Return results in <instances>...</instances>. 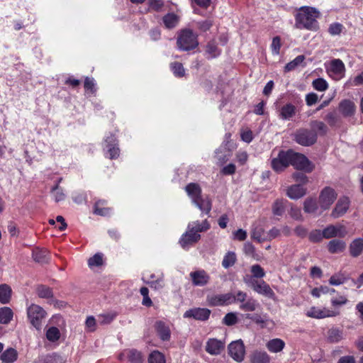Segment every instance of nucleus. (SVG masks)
I'll return each instance as SVG.
<instances>
[{"label":"nucleus","mask_w":363,"mask_h":363,"mask_svg":"<svg viewBox=\"0 0 363 363\" xmlns=\"http://www.w3.org/2000/svg\"><path fill=\"white\" fill-rule=\"evenodd\" d=\"M210 225L206 220L202 222L195 221L189 223L186 231L182 235L179 244L183 249L187 250L197 242L201 235L199 233L207 230Z\"/></svg>","instance_id":"nucleus-1"},{"label":"nucleus","mask_w":363,"mask_h":363,"mask_svg":"<svg viewBox=\"0 0 363 363\" xmlns=\"http://www.w3.org/2000/svg\"><path fill=\"white\" fill-rule=\"evenodd\" d=\"M320 12L313 7L303 6L295 16V27L298 29L313 30L316 28Z\"/></svg>","instance_id":"nucleus-2"},{"label":"nucleus","mask_w":363,"mask_h":363,"mask_svg":"<svg viewBox=\"0 0 363 363\" xmlns=\"http://www.w3.org/2000/svg\"><path fill=\"white\" fill-rule=\"evenodd\" d=\"M186 191L192 202L203 213L208 214L211 210V201L208 196H201V190L197 184L191 183L186 186Z\"/></svg>","instance_id":"nucleus-3"},{"label":"nucleus","mask_w":363,"mask_h":363,"mask_svg":"<svg viewBox=\"0 0 363 363\" xmlns=\"http://www.w3.org/2000/svg\"><path fill=\"white\" fill-rule=\"evenodd\" d=\"M177 44L180 50H193L199 45L197 35L190 29H183L178 34Z\"/></svg>","instance_id":"nucleus-4"},{"label":"nucleus","mask_w":363,"mask_h":363,"mask_svg":"<svg viewBox=\"0 0 363 363\" xmlns=\"http://www.w3.org/2000/svg\"><path fill=\"white\" fill-rule=\"evenodd\" d=\"M102 147L106 157L114 160L119 157L118 142L114 134L109 133L105 135Z\"/></svg>","instance_id":"nucleus-5"},{"label":"nucleus","mask_w":363,"mask_h":363,"mask_svg":"<svg viewBox=\"0 0 363 363\" xmlns=\"http://www.w3.org/2000/svg\"><path fill=\"white\" fill-rule=\"evenodd\" d=\"M51 324H56L57 326H50L45 328V336L48 341L55 342L60 337V330L65 327V321L61 315H53L50 320Z\"/></svg>","instance_id":"nucleus-6"},{"label":"nucleus","mask_w":363,"mask_h":363,"mask_svg":"<svg viewBox=\"0 0 363 363\" xmlns=\"http://www.w3.org/2000/svg\"><path fill=\"white\" fill-rule=\"evenodd\" d=\"M27 315L31 325L40 330L42 321L46 316L45 311L38 305L31 304L27 308Z\"/></svg>","instance_id":"nucleus-7"},{"label":"nucleus","mask_w":363,"mask_h":363,"mask_svg":"<svg viewBox=\"0 0 363 363\" xmlns=\"http://www.w3.org/2000/svg\"><path fill=\"white\" fill-rule=\"evenodd\" d=\"M336 191L331 187H325L320 193L318 205L322 211L328 209L337 199Z\"/></svg>","instance_id":"nucleus-8"},{"label":"nucleus","mask_w":363,"mask_h":363,"mask_svg":"<svg viewBox=\"0 0 363 363\" xmlns=\"http://www.w3.org/2000/svg\"><path fill=\"white\" fill-rule=\"evenodd\" d=\"M291 150L280 151L278 156L272 160V167L277 172H280L291 165Z\"/></svg>","instance_id":"nucleus-9"},{"label":"nucleus","mask_w":363,"mask_h":363,"mask_svg":"<svg viewBox=\"0 0 363 363\" xmlns=\"http://www.w3.org/2000/svg\"><path fill=\"white\" fill-rule=\"evenodd\" d=\"M291 165L297 169L310 172L313 169V165L302 154L296 153L291 150Z\"/></svg>","instance_id":"nucleus-10"},{"label":"nucleus","mask_w":363,"mask_h":363,"mask_svg":"<svg viewBox=\"0 0 363 363\" xmlns=\"http://www.w3.org/2000/svg\"><path fill=\"white\" fill-rule=\"evenodd\" d=\"M295 141L303 146H310L314 144L317 140L315 133L307 129L298 130L294 133Z\"/></svg>","instance_id":"nucleus-11"},{"label":"nucleus","mask_w":363,"mask_h":363,"mask_svg":"<svg viewBox=\"0 0 363 363\" xmlns=\"http://www.w3.org/2000/svg\"><path fill=\"white\" fill-rule=\"evenodd\" d=\"M228 354L237 362H242L245 354V348L242 340L233 341L228 346Z\"/></svg>","instance_id":"nucleus-12"},{"label":"nucleus","mask_w":363,"mask_h":363,"mask_svg":"<svg viewBox=\"0 0 363 363\" xmlns=\"http://www.w3.org/2000/svg\"><path fill=\"white\" fill-rule=\"evenodd\" d=\"M340 314L337 311H333L327 308L311 307L306 313L308 317L321 319L325 318L335 317Z\"/></svg>","instance_id":"nucleus-13"},{"label":"nucleus","mask_w":363,"mask_h":363,"mask_svg":"<svg viewBox=\"0 0 363 363\" xmlns=\"http://www.w3.org/2000/svg\"><path fill=\"white\" fill-rule=\"evenodd\" d=\"M207 300L211 306H226L235 302V297L233 294L227 293L208 296Z\"/></svg>","instance_id":"nucleus-14"},{"label":"nucleus","mask_w":363,"mask_h":363,"mask_svg":"<svg viewBox=\"0 0 363 363\" xmlns=\"http://www.w3.org/2000/svg\"><path fill=\"white\" fill-rule=\"evenodd\" d=\"M328 72L335 80L343 78L345 72V67L343 62L340 59L331 60L328 68Z\"/></svg>","instance_id":"nucleus-15"},{"label":"nucleus","mask_w":363,"mask_h":363,"mask_svg":"<svg viewBox=\"0 0 363 363\" xmlns=\"http://www.w3.org/2000/svg\"><path fill=\"white\" fill-rule=\"evenodd\" d=\"M211 311L206 308H193L184 313V318H193L196 320L205 321L208 319Z\"/></svg>","instance_id":"nucleus-16"},{"label":"nucleus","mask_w":363,"mask_h":363,"mask_svg":"<svg viewBox=\"0 0 363 363\" xmlns=\"http://www.w3.org/2000/svg\"><path fill=\"white\" fill-rule=\"evenodd\" d=\"M225 342L224 340L216 338H210L205 346L206 351L211 355H219L224 350Z\"/></svg>","instance_id":"nucleus-17"},{"label":"nucleus","mask_w":363,"mask_h":363,"mask_svg":"<svg viewBox=\"0 0 363 363\" xmlns=\"http://www.w3.org/2000/svg\"><path fill=\"white\" fill-rule=\"evenodd\" d=\"M189 276L193 285L196 286H203L206 285L210 279L209 275L203 269L191 272Z\"/></svg>","instance_id":"nucleus-18"},{"label":"nucleus","mask_w":363,"mask_h":363,"mask_svg":"<svg viewBox=\"0 0 363 363\" xmlns=\"http://www.w3.org/2000/svg\"><path fill=\"white\" fill-rule=\"evenodd\" d=\"M350 206V200L347 197L343 196L339 199L333 210L331 216L335 218L342 216L348 210Z\"/></svg>","instance_id":"nucleus-19"},{"label":"nucleus","mask_w":363,"mask_h":363,"mask_svg":"<svg viewBox=\"0 0 363 363\" xmlns=\"http://www.w3.org/2000/svg\"><path fill=\"white\" fill-rule=\"evenodd\" d=\"M253 289L258 294L264 295L269 298H274V293L270 286L264 281H255L252 284Z\"/></svg>","instance_id":"nucleus-20"},{"label":"nucleus","mask_w":363,"mask_h":363,"mask_svg":"<svg viewBox=\"0 0 363 363\" xmlns=\"http://www.w3.org/2000/svg\"><path fill=\"white\" fill-rule=\"evenodd\" d=\"M155 330L161 340L163 341L169 340L171 331L168 324L161 320L157 321L155 323Z\"/></svg>","instance_id":"nucleus-21"},{"label":"nucleus","mask_w":363,"mask_h":363,"mask_svg":"<svg viewBox=\"0 0 363 363\" xmlns=\"http://www.w3.org/2000/svg\"><path fill=\"white\" fill-rule=\"evenodd\" d=\"M349 250L352 257H359L363 252V238H358L353 240L350 244Z\"/></svg>","instance_id":"nucleus-22"},{"label":"nucleus","mask_w":363,"mask_h":363,"mask_svg":"<svg viewBox=\"0 0 363 363\" xmlns=\"http://www.w3.org/2000/svg\"><path fill=\"white\" fill-rule=\"evenodd\" d=\"M306 193V189L301 185L294 184L288 188L286 194L291 199H298Z\"/></svg>","instance_id":"nucleus-23"},{"label":"nucleus","mask_w":363,"mask_h":363,"mask_svg":"<svg viewBox=\"0 0 363 363\" xmlns=\"http://www.w3.org/2000/svg\"><path fill=\"white\" fill-rule=\"evenodd\" d=\"M180 17L174 13H168L162 18L164 26L167 29H172L178 26Z\"/></svg>","instance_id":"nucleus-24"},{"label":"nucleus","mask_w":363,"mask_h":363,"mask_svg":"<svg viewBox=\"0 0 363 363\" xmlns=\"http://www.w3.org/2000/svg\"><path fill=\"white\" fill-rule=\"evenodd\" d=\"M355 108L354 102L348 99L342 100L339 106L340 111L345 116H352L355 111Z\"/></svg>","instance_id":"nucleus-25"},{"label":"nucleus","mask_w":363,"mask_h":363,"mask_svg":"<svg viewBox=\"0 0 363 363\" xmlns=\"http://www.w3.org/2000/svg\"><path fill=\"white\" fill-rule=\"evenodd\" d=\"M284 346L285 342L279 338L270 340L266 345L267 350L272 353H277L282 351Z\"/></svg>","instance_id":"nucleus-26"},{"label":"nucleus","mask_w":363,"mask_h":363,"mask_svg":"<svg viewBox=\"0 0 363 363\" xmlns=\"http://www.w3.org/2000/svg\"><path fill=\"white\" fill-rule=\"evenodd\" d=\"M296 113V107L291 104H286L279 111V118L282 120H290Z\"/></svg>","instance_id":"nucleus-27"},{"label":"nucleus","mask_w":363,"mask_h":363,"mask_svg":"<svg viewBox=\"0 0 363 363\" xmlns=\"http://www.w3.org/2000/svg\"><path fill=\"white\" fill-rule=\"evenodd\" d=\"M18 358V352L13 348H8L4 351L0 357V359L4 363H13Z\"/></svg>","instance_id":"nucleus-28"},{"label":"nucleus","mask_w":363,"mask_h":363,"mask_svg":"<svg viewBox=\"0 0 363 363\" xmlns=\"http://www.w3.org/2000/svg\"><path fill=\"white\" fill-rule=\"evenodd\" d=\"M63 359L56 353L40 356L35 363H62Z\"/></svg>","instance_id":"nucleus-29"},{"label":"nucleus","mask_w":363,"mask_h":363,"mask_svg":"<svg viewBox=\"0 0 363 363\" xmlns=\"http://www.w3.org/2000/svg\"><path fill=\"white\" fill-rule=\"evenodd\" d=\"M345 247L346 243L340 240H333L328 245V251L333 254L342 252Z\"/></svg>","instance_id":"nucleus-30"},{"label":"nucleus","mask_w":363,"mask_h":363,"mask_svg":"<svg viewBox=\"0 0 363 363\" xmlns=\"http://www.w3.org/2000/svg\"><path fill=\"white\" fill-rule=\"evenodd\" d=\"M327 338L330 342H339L343 339V332L338 328H333L328 331Z\"/></svg>","instance_id":"nucleus-31"},{"label":"nucleus","mask_w":363,"mask_h":363,"mask_svg":"<svg viewBox=\"0 0 363 363\" xmlns=\"http://www.w3.org/2000/svg\"><path fill=\"white\" fill-rule=\"evenodd\" d=\"M269 356L266 352L255 351L252 354V363H269Z\"/></svg>","instance_id":"nucleus-32"},{"label":"nucleus","mask_w":363,"mask_h":363,"mask_svg":"<svg viewBox=\"0 0 363 363\" xmlns=\"http://www.w3.org/2000/svg\"><path fill=\"white\" fill-rule=\"evenodd\" d=\"M13 313L9 307H2L0 308V323L8 324L12 320Z\"/></svg>","instance_id":"nucleus-33"},{"label":"nucleus","mask_w":363,"mask_h":363,"mask_svg":"<svg viewBox=\"0 0 363 363\" xmlns=\"http://www.w3.org/2000/svg\"><path fill=\"white\" fill-rule=\"evenodd\" d=\"M11 289L6 284L0 285V302L2 304L8 303L11 299Z\"/></svg>","instance_id":"nucleus-34"},{"label":"nucleus","mask_w":363,"mask_h":363,"mask_svg":"<svg viewBox=\"0 0 363 363\" xmlns=\"http://www.w3.org/2000/svg\"><path fill=\"white\" fill-rule=\"evenodd\" d=\"M61 181L62 179L60 178L56 185H55L51 189L52 196L55 202L63 201L65 199V194L63 192V190L59 186V183Z\"/></svg>","instance_id":"nucleus-35"},{"label":"nucleus","mask_w":363,"mask_h":363,"mask_svg":"<svg viewBox=\"0 0 363 363\" xmlns=\"http://www.w3.org/2000/svg\"><path fill=\"white\" fill-rule=\"evenodd\" d=\"M318 209V205L317 204L316 200L313 199H308L304 201L303 210L308 213H317Z\"/></svg>","instance_id":"nucleus-36"},{"label":"nucleus","mask_w":363,"mask_h":363,"mask_svg":"<svg viewBox=\"0 0 363 363\" xmlns=\"http://www.w3.org/2000/svg\"><path fill=\"white\" fill-rule=\"evenodd\" d=\"M310 126L312 129L311 131L318 133L320 135H325L327 133L328 128L325 124L322 121H313L311 122Z\"/></svg>","instance_id":"nucleus-37"},{"label":"nucleus","mask_w":363,"mask_h":363,"mask_svg":"<svg viewBox=\"0 0 363 363\" xmlns=\"http://www.w3.org/2000/svg\"><path fill=\"white\" fill-rule=\"evenodd\" d=\"M105 203V201H96L94 204V213L96 215L103 216L109 215L111 213V210L108 208L104 207Z\"/></svg>","instance_id":"nucleus-38"},{"label":"nucleus","mask_w":363,"mask_h":363,"mask_svg":"<svg viewBox=\"0 0 363 363\" xmlns=\"http://www.w3.org/2000/svg\"><path fill=\"white\" fill-rule=\"evenodd\" d=\"M259 306V303L252 298H247L244 303L240 305V308L244 311H255Z\"/></svg>","instance_id":"nucleus-39"},{"label":"nucleus","mask_w":363,"mask_h":363,"mask_svg":"<svg viewBox=\"0 0 363 363\" xmlns=\"http://www.w3.org/2000/svg\"><path fill=\"white\" fill-rule=\"evenodd\" d=\"M237 260L236 255L234 252H228L222 261V266L225 269H228L229 267L234 265Z\"/></svg>","instance_id":"nucleus-40"},{"label":"nucleus","mask_w":363,"mask_h":363,"mask_svg":"<svg viewBox=\"0 0 363 363\" xmlns=\"http://www.w3.org/2000/svg\"><path fill=\"white\" fill-rule=\"evenodd\" d=\"M150 278L152 280L148 281V284L151 288H153L155 290H160L164 286V277L162 274L157 279H155L156 277L155 274H152Z\"/></svg>","instance_id":"nucleus-41"},{"label":"nucleus","mask_w":363,"mask_h":363,"mask_svg":"<svg viewBox=\"0 0 363 363\" xmlns=\"http://www.w3.org/2000/svg\"><path fill=\"white\" fill-rule=\"evenodd\" d=\"M305 57L303 55H298L294 60L287 63L284 67L285 72H290L295 69L297 67L303 63Z\"/></svg>","instance_id":"nucleus-42"},{"label":"nucleus","mask_w":363,"mask_h":363,"mask_svg":"<svg viewBox=\"0 0 363 363\" xmlns=\"http://www.w3.org/2000/svg\"><path fill=\"white\" fill-rule=\"evenodd\" d=\"M252 238L258 241L259 242L267 240L266 233L261 227H256L252 231Z\"/></svg>","instance_id":"nucleus-43"},{"label":"nucleus","mask_w":363,"mask_h":363,"mask_svg":"<svg viewBox=\"0 0 363 363\" xmlns=\"http://www.w3.org/2000/svg\"><path fill=\"white\" fill-rule=\"evenodd\" d=\"M285 211L284 202L281 199H277L273 203L272 213L274 216H281Z\"/></svg>","instance_id":"nucleus-44"},{"label":"nucleus","mask_w":363,"mask_h":363,"mask_svg":"<svg viewBox=\"0 0 363 363\" xmlns=\"http://www.w3.org/2000/svg\"><path fill=\"white\" fill-rule=\"evenodd\" d=\"M149 363H165L166 359L164 354L159 351L152 352L148 358Z\"/></svg>","instance_id":"nucleus-45"},{"label":"nucleus","mask_w":363,"mask_h":363,"mask_svg":"<svg viewBox=\"0 0 363 363\" xmlns=\"http://www.w3.org/2000/svg\"><path fill=\"white\" fill-rule=\"evenodd\" d=\"M127 356L131 363H142L143 361L141 353L136 350H130L127 352Z\"/></svg>","instance_id":"nucleus-46"},{"label":"nucleus","mask_w":363,"mask_h":363,"mask_svg":"<svg viewBox=\"0 0 363 363\" xmlns=\"http://www.w3.org/2000/svg\"><path fill=\"white\" fill-rule=\"evenodd\" d=\"M48 252L45 250L37 249L33 252V257L35 262H45L47 260Z\"/></svg>","instance_id":"nucleus-47"},{"label":"nucleus","mask_w":363,"mask_h":363,"mask_svg":"<svg viewBox=\"0 0 363 363\" xmlns=\"http://www.w3.org/2000/svg\"><path fill=\"white\" fill-rule=\"evenodd\" d=\"M171 70L172 71L174 76L177 77H182L184 76L185 70L183 65L179 62H173L170 65Z\"/></svg>","instance_id":"nucleus-48"},{"label":"nucleus","mask_w":363,"mask_h":363,"mask_svg":"<svg viewBox=\"0 0 363 363\" xmlns=\"http://www.w3.org/2000/svg\"><path fill=\"white\" fill-rule=\"evenodd\" d=\"M313 88L319 91H324L328 88V82L323 78H318L313 82Z\"/></svg>","instance_id":"nucleus-49"},{"label":"nucleus","mask_w":363,"mask_h":363,"mask_svg":"<svg viewBox=\"0 0 363 363\" xmlns=\"http://www.w3.org/2000/svg\"><path fill=\"white\" fill-rule=\"evenodd\" d=\"M103 264V256L101 253H96L88 260V264L90 267H99Z\"/></svg>","instance_id":"nucleus-50"},{"label":"nucleus","mask_w":363,"mask_h":363,"mask_svg":"<svg viewBox=\"0 0 363 363\" xmlns=\"http://www.w3.org/2000/svg\"><path fill=\"white\" fill-rule=\"evenodd\" d=\"M116 317V314L114 313H104L100 314L98 316V322L101 325H106L110 323Z\"/></svg>","instance_id":"nucleus-51"},{"label":"nucleus","mask_w":363,"mask_h":363,"mask_svg":"<svg viewBox=\"0 0 363 363\" xmlns=\"http://www.w3.org/2000/svg\"><path fill=\"white\" fill-rule=\"evenodd\" d=\"M309 240L313 242H318L325 238L323 232L320 230H312L308 235Z\"/></svg>","instance_id":"nucleus-52"},{"label":"nucleus","mask_w":363,"mask_h":363,"mask_svg":"<svg viewBox=\"0 0 363 363\" xmlns=\"http://www.w3.org/2000/svg\"><path fill=\"white\" fill-rule=\"evenodd\" d=\"M237 322L238 318L235 313H228L223 319V323L228 326L233 325Z\"/></svg>","instance_id":"nucleus-53"},{"label":"nucleus","mask_w":363,"mask_h":363,"mask_svg":"<svg viewBox=\"0 0 363 363\" xmlns=\"http://www.w3.org/2000/svg\"><path fill=\"white\" fill-rule=\"evenodd\" d=\"M270 47H271L272 52L273 55H279L280 48H281L280 37L276 36V37L273 38Z\"/></svg>","instance_id":"nucleus-54"},{"label":"nucleus","mask_w":363,"mask_h":363,"mask_svg":"<svg viewBox=\"0 0 363 363\" xmlns=\"http://www.w3.org/2000/svg\"><path fill=\"white\" fill-rule=\"evenodd\" d=\"M84 88L86 91L94 94L96 92V84L93 78L86 77L84 81Z\"/></svg>","instance_id":"nucleus-55"},{"label":"nucleus","mask_w":363,"mask_h":363,"mask_svg":"<svg viewBox=\"0 0 363 363\" xmlns=\"http://www.w3.org/2000/svg\"><path fill=\"white\" fill-rule=\"evenodd\" d=\"M38 295L40 298H48L52 296V293L50 288L40 286L38 288Z\"/></svg>","instance_id":"nucleus-56"},{"label":"nucleus","mask_w":363,"mask_h":363,"mask_svg":"<svg viewBox=\"0 0 363 363\" xmlns=\"http://www.w3.org/2000/svg\"><path fill=\"white\" fill-rule=\"evenodd\" d=\"M251 272L255 278H262L265 275L264 269L259 264H254L251 267Z\"/></svg>","instance_id":"nucleus-57"},{"label":"nucleus","mask_w":363,"mask_h":363,"mask_svg":"<svg viewBox=\"0 0 363 363\" xmlns=\"http://www.w3.org/2000/svg\"><path fill=\"white\" fill-rule=\"evenodd\" d=\"M347 298L344 296H339L331 299V304L333 306H341L346 304Z\"/></svg>","instance_id":"nucleus-58"},{"label":"nucleus","mask_w":363,"mask_h":363,"mask_svg":"<svg viewBox=\"0 0 363 363\" xmlns=\"http://www.w3.org/2000/svg\"><path fill=\"white\" fill-rule=\"evenodd\" d=\"M323 236L325 238H331L335 237V228L334 225H330L323 229Z\"/></svg>","instance_id":"nucleus-59"},{"label":"nucleus","mask_w":363,"mask_h":363,"mask_svg":"<svg viewBox=\"0 0 363 363\" xmlns=\"http://www.w3.org/2000/svg\"><path fill=\"white\" fill-rule=\"evenodd\" d=\"M342 28V26L340 23H335L330 26L328 30L331 35H335L341 33Z\"/></svg>","instance_id":"nucleus-60"},{"label":"nucleus","mask_w":363,"mask_h":363,"mask_svg":"<svg viewBox=\"0 0 363 363\" xmlns=\"http://www.w3.org/2000/svg\"><path fill=\"white\" fill-rule=\"evenodd\" d=\"M96 320L93 316H89L86 320V328L89 331L94 332L96 330Z\"/></svg>","instance_id":"nucleus-61"},{"label":"nucleus","mask_w":363,"mask_h":363,"mask_svg":"<svg viewBox=\"0 0 363 363\" xmlns=\"http://www.w3.org/2000/svg\"><path fill=\"white\" fill-rule=\"evenodd\" d=\"M150 7L155 11H160L164 4L162 0H148Z\"/></svg>","instance_id":"nucleus-62"},{"label":"nucleus","mask_w":363,"mask_h":363,"mask_svg":"<svg viewBox=\"0 0 363 363\" xmlns=\"http://www.w3.org/2000/svg\"><path fill=\"white\" fill-rule=\"evenodd\" d=\"M237 161L240 164H245L248 159V155L245 151H239L236 154Z\"/></svg>","instance_id":"nucleus-63"},{"label":"nucleus","mask_w":363,"mask_h":363,"mask_svg":"<svg viewBox=\"0 0 363 363\" xmlns=\"http://www.w3.org/2000/svg\"><path fill=\"white\" fill-rule=\"evenodd\" d=\"M352 86H359L363 84V72L354 78L350 79L348 82Z\"/></svg>","instance_id":"nucleus-64"}]
</instances>
